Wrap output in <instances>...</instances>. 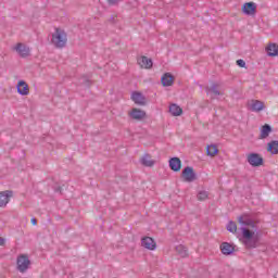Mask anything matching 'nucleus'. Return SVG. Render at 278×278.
<instances>
[{
    "mask_svg": "<svg viewBox=\"0 0 278 278\" xmlns=\"http://www.w3.org/2000/svg\"><path fill=\"white\" fill-rule=\"evenodd\" d=\"M138 64L141 66V68H153V60L147 56L139 58Z\"/></svg>",
    "mask_w": 278,
    "mask_h": 278,
    "instance_id": "obj_17",
    "label": "nucleus"
},
{
    "mask_svg": "<svg viewBox=\"0 0 278 278\" xmlns=\"http://www.w3.org/2000/svg\"><path fill=\"white\" fill-rule=\"evenodd\" d=\"M241 10L245 16H253L257 14V4L255 2H245Z\"/></svg>",
    "mask_w": 278,
    "mask_h": 278,
    "instance_id": "obj_6",
    "label": "nucleus"
},
{
    "mask_svg": "<svg viewBox=\"0 0 278 278\" xmlns=\"http://www.w3.org/2000/svg\"><path fill=\"white\" fill-rule=\"evenodd\" d=\"M0 247H5V239L0 237Z\"/></svg>",
    "mask_w": 278,
    "mask_h": 278,
    "instance_id": "obj_32",
    "label": "nucleus"
},
{
    "mask_svg": "<svg viewBox=\"0 0 278 278\" xmlns=\"http://www.w3.org/2000/svg\"><path fill=\"white\" fill-rule=\"evenodd\" d=\"M53 190L54 192H59L60 194H62V187L60 185H54Z\"/></svg>",
    "mask_w": 278,
    "mask_h": 278,
    "instance_id": "obj_30",
    "label": "nucleus"
},
{
    "mask_svg": "<svg viewBox=\"0 0 278 278\" xmlns=\"http://www.w3.org/2000/svg\"><path fill=\"white\" fill-rule=\"evenodd\" d=\"M31 225H38V219L36 217L30 219Z\"/></svg>",
    "mask_w": 278,
    "mask_h": 278,
    "instance_id": "obj_33",
    "label": "nucleus"
},
{
    "mask_svg": "<svg viewBox=\"0 0 278 278\" xmlns=\"http://www.w3.org/2000/svg\"><path fill=\"white\" fill-rule=\"evenodd\" d=\"M14 197V191L5 190L0 192V207H5L10 203V199Z\"/></svg>",
    "mask_w": 278,
    "mask_h": 278,
    "instance_id": "obj_7",
    "label": "nucleus"
},
{
    "mask_svg": "<svg viewBox=\"0 0 278 278\" xmlns=\"http://www.w3.org/2000/svg\"><path fill=\"white\" fill-rule=\"evenodd\" d=\"M227 231H229L230 233H236V231H238V225L236 224V222H229L226 226Z\"/></svg>",
    "mask_w": 278,
    "mask_h": 278,
    "instance_id": "obj_26",
    "label": "nucleus"
},
{
    "mask_svg": "<svg viewBox=\"0 0 278 278\" xmlns=\"http://www.w3.org/2000/svg\"><path fill=\"white\" fill-rule=\"evenodd\" d=\"M273 131V127L269 124H264L261 128L260 140H266L270 132Z\"/></svg>",
    "mask_w": 278,
    "mask_h": 278,
    "instance_id": "obj_16",
    "label": "nucleus"
},
{
    "mask_svg": "<svg viewBox=\"0 0 278 278\" xmlns=\"http://www.w3.org/2000/svg\"><path fill=\"white\" fill-rule=\"evenodd\" d=\"M266 106L264 105V102L260 100H253L251 104L252 112H262Z\"/></svg>",
    "mask_w": 278,
    "mask_h": 278,
    "instance_id": "obj_20",
    "label": "nucleus"
},
{
    "mask_svg": "<svg viewBox=\"0 0 278 278\" xmlns=\"http://www.w3.org/2000/svg\"><path fill=\"white\" fill-rule=\"evenodd\" d=\"M238 223L242 226L240 228V242H242L248 251L257 249L260 247V232H257V225L261 223L260 218H257V214L243 213L238 217Z\"/></svg>",
    "mask_w": 278,
    "mask_h": 278,
    "instance_id": "obj_1",
    "label": "nucleus"
},
{
    "mask_svg": "<svg viewBox=\"0 0 278 278\" xmlns=\"http://www.w3.org/2000/svg\"><path fill=\"white\" fill-rule=\"evenodd\" d=\"M207 197H208L207 191H199L197 199L198 201H205Z\"/></svg>",
    "mask_w": 278,
    "mask_h": 278,
    "instance_id": "obj_28",
    "label": "nucleus"
},
{
    "mask_svg": "<svg viewBox=\"0 0 278 278\" xmlns=\"http://www.w3.org/2000/svg\"><path fill=\"white\" fill-rule=\"evenodd\" d=\"M176 252L178 253V255H180V257H188V249L185 245H177Z\"/></svg>",
    "mask_w": 278,
    "mask_h": 278,
    "instance_id": "obj_25",
    "label": "nucleus"
},
{
    "mask_svg": "<svg viewBox=\"0 0 278 278\" xmlns=\"http://www.w3.org/2000/svg\"><path fill=\"white\" fill-rule=\"evenodd\" d=\"M248 163L250 166H253V168H257L260 166H264V157H262V154L252 152L248 154Z\"/></svg>",
    "mask_w": 278,
    "mask_h": 278,
    "instance_id": "obj_3",
    "label": "nucleus"
},
{
    "mask_svg": "<svg viewBox=\"0 0 278 278\" xmlns=\"http://www.w3.org/2000/svg\"><path fill=\"white\" fill-rule=\"evenodd\" d=\"M169 168L174 173H179L181 170V159L177 156L169 159Z\"/></svg>",
    "mask_w": 278,
    "mask_h": 278,
    "instance_id": "obj_13",
    "label": "nucleus"
},
{
    "mask_svg": "<svg viewBox=\"0 0 278 278\" xmlns=\"http://www.w3.org/2000/svg\"><path fill=\"white\" fill-rule=\"evenodd\" d=\"M169 112L172 113V116H181V114H184V109L177 104H170Z\"/></svg>",
    "mask_w": 278,
    "mask_h": 278,
    "instance_id": "obj_22",
    "label": "nucleus"
},
{
    "mask_svg": "<svg viewBox=\"0 0 278 278\" xmlns=\"http://www.w3.org/2000/svg\"><path fill=\"white\" fill-rule=\"evenodd\" d=\"M141 245L149 251H155V249H157V243H155V240L151 237H143L141 239Z\"/></svg>",
    "mask_w": 278,
    "mask_h": 278,
    "instance_id": "obj_9",
    "label": "nucleus"
},
{
    "mask_svg": "<svg viewBox=\"0 0 278 278\" xmlns=\"http://www.w3.org/2000/svg\"><path fill=\"white\" fill-rule=\"evenodd\" d=\"M17 270L20 273H27V269L29 268V265L31 264V261H29V256L25 254H21L17 256Z\"/></svg>",
    "mask_w": 278,
    "mask_h": 278,
    "instance_id": "obj_4",
    "label": "nucleus"
},
{
    "mask_svg": "<svg viewBox=\"0 0 278 278\" xmlns=\"http://www.w3.org/2000/svg\"><path fill=\"white\" fill-rule=\"evenodd\" d=\"M161 84L164 88H168L175 84V76L170 73H165L161 78Z\"/></svg>",
    "mask_w": 278,
    "mask_h": 278,
    "instance_id": "obj_12",
    "label": "nucleus"
},
{
    "mask_svg": "<svg viewBox=\"0 0 278 278\" xmlns=\"http://www.w3.org/2000/svg\"><path fill=\"white\" fill-rule=\"evenodd\" d=\"M15 51L21 58H29V47L24 43H17Z\"/></svg>",
    "mask_w": 278,
    "mask_h": 278,
    "instance_id": "obj_15",
    "label": "nucleus"
},
{
    "mask_svg": "<svg viewBox=\"0 0 278 278\" xmlns=\"http://www.w3.org/2000/svg\"><path fill=\"white\" fill-rule=\"evenodd\" d=\"M219 248H220L223 255H233V253L236 251V245H233V243H229V242H222Z\"/></svg>",
    "mask_w": 278,
    "mask_h": 278,
    "instance_id": "obj_11",
    "label": "nucleus"
},
{
    "mask_svg": "<svg viewBox=\"0 0 278 278\" xmlns=\"http://www.w3.org/2000/svg\"><path fill=\"white\" fill-rule=\"evenodd\" d=\"M131 100L136 105H147V97H144L140 91H134L131 93Z\"/></svg>",
    "mask_w": 278,
    "mask_h": 278,
    "instance_id": "obj_10",
    "label": "nucleus"
},
{
    "mask_svg": "<svg viewBox=\"0 0 278 278\" xmlns=\"http://www.w3.org/2000/svg\"><path fill=\"white\" fill-rule=\"evenodd\" d=\"M66 31L61 28H55V33L52 35V45L56 47V49H64L67 42Z\"/></svg>",
    "mask_w": 278,
    "mask_h": 278,
    "instance_id": "obj_2",
    "label": "nucleus"
},
{
    "mask_svg": "<svg viewBox=\"0 0 278 278\" xmlns=\"http://www.w3.org/2000/svg\"><path fill=\"white\" fill-rule=\"evenodd\" d=\"M142 166H147L149 168L155 166V161L151 160V155L150 154H146L141 157L140 160Z\"/></svg>",
    "mask_w": 278,
    "mask_h": 278,
    "instance_id": "obj_19",
    "label": "nucleus"
},
{
    "mask_svg": "<svg viewBox=\"0 0 278 278\" xmlns=\"http://www.w3.org/2000/svg\"><path fill=\"white\" fill-rule=\"evenodd\" d=\"M79 84L86 86V88H90L92 86V81H90V79H88L86 76L80 78Z\"/></svg>",
    "mask_w": 278,
    "mask_h": 278,
    "instance_id": "obj_27",
    "label": "nucleus"
},
{
    "mask_svg": "<svg viewBox=\"0 0 278 278\" xmlns=\"http://www.w3.org/2000/svg\"><path fill=\"white\" fill-rule=\"evenodd\" d=\"M16 88L18 94L22 97H27V94H29V85H27L25 80H20Z\"/></svg>",
    "mask_w": 278,
    "mask_h": 278,
    "instance_id": "obj_14",
    "label": "nucleus"
},
{
    "mask_svg": "<svg viewBox=\"0 0 278 278\" xmlns=\"http://www.w3.org/2000/svg\"><path fill=\"white\" fill-rule=\"evenodd\" d=\"M237 66H239L240 68H247V62H244V60L239 59L237 60Z\"/></svg>",
    "mask_w": 278,
    "mask_h": 278,
    "instance_id": "obj_29",
    "label": "nucleus"
},
{
    "mask_svg": "<svg viewBox=\"0 0 278 278\" xmlns=\"http://www.w3.org/2000/svg\"><path fill=\"white\" fill-rule=\"evenodd\" d=\"M206 155H208L210 157H214L215 155H218V147H216V144L207 146Z\"/></svg>",
    "mask_w": 278,
    "mask_h": 278,
    "instance_id": "obj_23",
    "label": "nucleus"
},
{
    "mask_svg": "<svg viewBox=\"0 0 278 278\" xmlns=\"http://www.w3.org/2000/svg\"><path fill=\"white\" fill-rule=\"evenodd\" d=\"M266 53L269 58H277L278 55V45L277 43H269L266 47Z\"/></svg>",
    "mask_w": 278,
    "mask_h": 278,
    "instance_id": "obj_18",
    "label": "nucleus"
},
{
    "mask_svg": "<svg viewBox=\"0 0 278 278\" xmlns=\"http://www.w3.org/2000/svg\"><path fill=\"white\" fill-rule=\"evenodd\" d=\"M122 0H108L109 5H117Z\"/></svg>",
    "mask_w": 278,
    "mask_h": 278,
    "instance_id": "obj_31",
    "label": "nucleus"
},
{
    "mask_svg": "<svg viewBox=\"0 0 278 278\" xmlns=\"http://www.w3.org/2000/svg\"><path fill=\"white\" fill-rule=\"evenodd\" d=\"M207 92H212L214 97H220V91L218 90V85L217 84H212L211 87H206Z\"/></svg>",
    "mask_w": 278,
    "mask_h": 278,
    "instance_id": "obj_24",
    "label": "nucleus"
},
{
    "mask_svg": "<svg viewBox=\"0 0 278 278\" xmlns=\"http://www.w3.org/2000/svg\"><path fill=\"white\" fill-rule=\"evenodd\" d=\"M111 21H114V17H111Z\"/></svg>",
    "mask_w": 278,
    "mask_h": 278,
    "instance_id": "obj_34",
    "label": "nucleus"
},
{
    "mask_svg": "<svg viewBox=\"0 0 278 278\" xmlns=\"http://www.w3.org/2000/svg\"><path fill=\"white\" fill-rule=\"evenodd\" d=\"M267 151L271 153V155H278V140H273L267 143Z\"/></svg>",
    "mask_w": 278,
    "mask_h": 278,
    "instance_id": "obj_21",
    "label": "nucleus"
},
{
    "mask_svg": "<svg viewBox=\"0 0 278 278\" xmlns=\"http://www.w3.org/2000/svg\"><path fill=\"white\" fill-rule=\"evenodd\" d=\"M128 116H130V118H132V121H144V118H147V112L140 110V109H136L134 108L129 113Z\"/></svg>",
    "mask_w": 278,
    "mask_h": 278,
    "instance_id": "obj_8",
    "label": "nucleus"
},
{
    "mask_svg": "<svg viewBox=\"0 0 278 278\" xmlns=\"http://www.w3.org/2000/svg\"><path fill=\"white\" fill-rule=\"evenodd\" d=\"M181 177L187 184H192V181H197V173H194V168L191 166H187L182 169Z\"/></svg>",
    "mask_w": 278,
    "mask_h": 278,
    "instance_id": "obj_5",
    "label": "nucleus"
}]
</instances>
